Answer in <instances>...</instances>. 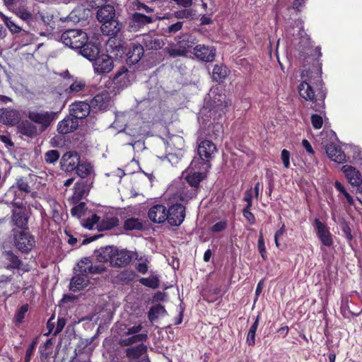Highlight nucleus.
Segmentation results:
<instances>
[{
  "label": "nucleus",
  "mask_w": 362,
  "mask_h": 362,
  "mask_svg": "<svg viewBox=\"0 0 362 362\" xmlns=\"http://www.w3.org/2000/svg\"><path fill=\"white\" fill-rule=\"evenodd\" d=\"M180 40L177 41V45L186 47V53L189 48L192 47L194 44V39L187 33L182 34L179 37Z\"/></svg>",
  "instance_id": "38"
},
{
  "label": "nucleus",
  "mask_w": 362,
  "mask_h": 362,
  "mask_svg": "<svg viewBox=\"0 0 362 362\" xmlns=\"http://www.w3.org/2000/svg\"><path fill=\"white\" fill-rule=\"evenodd\" d=\"M244 217L250 222V224H254L255 223V217L254 214L250 212V209H247V207H245L243 211Z\"/></svg>",
  "instance_id": "57"
},
{
  "label": "nucleus",
  "mask_w": 362,
  "mask_h": 362,
  "mask_svg": "<svg viewBox=\"0 0 362 362\" xmlns=\"http://www.w3.org/2000/svg\"><path fill=\"white\" fill-rule=\"evenodd\" d=\"M185 218V208L180 204H175L167 209V221L171 226H179Z\"/></svg>",
  "instance_id": "6"
},
{
  "label": "nucleus",
  "mask_w": 362,
  "mask_h": 362,
  "mask_svg": "<svg viewBox=\"0 0 362 362\" xmlns=\"http://www.w3.org/2000/svg\"><path fill=\"white\" fill-rule=\"evenodd\" d=\"M86 86V83L82 81H74L66 89L67 93H78L81 91Z\"/></svg>",
  "instance_id": "43"
},
{
  "label": "nucleus",
  "mask_w": 362,
  "mask_h": 362,
  "mask_svg": "<svg viewBox=\"0 0 362 362\" xmlns=\"http://www.w3.org/2000/svg\"><path fill=\"white\" fill-rule=\"evenodd\" d=\"M119 225V219L117 217L111 216L103 218L98 225L100 230H107Z\"/></svg>",
  "instance_id": "35"
},
{
  "label": "nucleus",
  "mask_w": 362,
  "mask_h": 362,
  "mask_svg": "<svg viewBox=\"0 0 362 362\" xmlns=\"http://www.w3.org/2000/svg\"><path fill=\"white\" fill-rule=\"evenodd\" d=\"M79 49V53L90 61H94L99 55V47L91 42H85Z\"/></svg>",
  "instance_id": "21"
},
{
  "label": "nucleus",
  "mask_w": 362,
  "mask_h": 362,
  "mask_svg": "<svg viewBox=\"0 0 362 362\" xmlns=\"http://www.w3.org/2000/svg\"><path fill=\"white\" fill-rule=\"evenodd\" d=\"M60 157V153L57 150H49L45 153V160L47 163H54Z\"/></svg>",
  "instance_id": "44"
},
{
  "label": "nucleus",
  "mask_w": 362,
  "mask_h": 362,
  "mask_svg": "<svg viewBox=\"0 0 362 362\" xmlns=\"http://www.w3.org/2000/svg\"><path fill=\"white\" fill-rule=\"evenodd\" d=\"M281 157L282 162L284 163V166L286 168H288L290 165V153L286 149H283L281 151Z\"/></svg>",
  "instance_id": "56"
},
{
  "label": "nucleus",
  "mask_w": 362,
  "mask_h": 362,
  "mask_svg": "<svg viewBox=\"0 0 362 362\" xmlns=\"http://www.w3.org/2000/svg\"><path fill=\"white\" fill-rule=\"evenodd\" d=\"M259 252L262 256V257L265 259L266 258V247L264 245V241L263 238V235L262 232H260V235L258 240V244H257Z\"/></svg>",
  "instance_id": "54"
},
{
  "label": "nucleus",
  "mask_w": 362,
  "mask_h": 362,
  "mask_svg": "<svg viewBox=\"0 0 362 362\" xmlns=\"http://www.w3.org/2000/svg\"><path fill=\"white\" fill-rule=\"evenodd\" d=\"M103 34L110 36H115L121 30L122 24L114 18L106 21L101 25Z\"/></svg>",
  "instance_id": "24"
},
{
  "label": "nucleus",
  "mask_w": 362,
  "mask_h": 362,
  "mask_svg": "<svg viewBox=\"0 0 362 362\" xmlns=\"http://www.w3.org/2000/svg\"><path fill=\"white\" fill-rule=\"evenodd\" d=\"M206 177V175L201 172H194L187 175L185 177L186 181L194 188L187 192H185L184 189L180 194V199L182 201H188L196 197L197 192V188L199 187L200 182L204 180Z\"/></svg>",
  "instance_id": "4"
},
{
  "label": "nucleus",
  "mask_w": 362,
  "mask_h": 362,
  "mask_svg": "<svg viewBox=\"0 0 362 362\" xmlns=\"http://www.w3.org/2000/svg\"><path fill=\"white\" fill-rule=\"evenodd\" d=\"M86 203L81 202L79 204L74 206L71 209V214L73 216L80 218L85 211Z\"/></svg>",
  "instance_id": "50"
},
{
  "label": "nucleus",
  "mask_w": 362,
  "mask_h": 362,
  "mask_svg": "<svg viewBox=\"0 0 362 362\" xmlns=\"http://www.w3.org/2000/svg\"><path fill=\"white\" fill-rule=\"evenodd\" d=\"M91 268V261L88 257L82 258L74 267V273H79L87 276V274H90Z\"/></svg>",
  "instance_id": "33"
},
{
  "label": "nucleus",
  "mask_w": 362,
  "mask_h": 362,
  "mask_svg": "<svg viewBox=\"0 0 362 362\" xmlns=\"http://www.w3.org/2000/svg\"><path fill=\"white\" fill-rule=\"evenodd\" d=\"M165 312V308L160 304L152 306L148 312V319L151 322H153L157 319L160 315L164 314Z\"/></svg>",
  "instance_id": "39"
},
{
  "label": "nucleus",
  "mask_w": 362,
  "mask_h": 362,
  "mask_svg": "<svg viewBox=\"0 0 362 362\" xmlns=\"http://www.w3.org/2000/svg\"><path fill=\"white\" fill-rule=\"evenodd\" d=\"M4 21L11 33H18L21 32V27L11 18L4 16Z\"/></svg>",
  "instance_id": "48"
},
{
  "label": "nucleus",
  "mask_w": 362,
  "mask_h": 362,
  "mask_svg": "<svg viewBox=\"0 0 362 362\" xmlns=\"http://www.w3.org/2000/svg\"><path fill=\"white\" fill-rule=\"evenodd\" d=\"M285 232H286L285 225L282 224L280 229L278 230L274 235V240H275L276 245L277 247H279V239L280 238V237H281L285 233Z\"/></svg>",
  "instance_id": "63"
},
{
  "label": "nucleus",
  "mask_w": 362,
  "mask_h": 362,
  "mask_svg": "<svg viewBox=\"0 0 362 362\" xmlns=\"http://www.w3.org/2000/svg\"><path fill=\"white\" fill-rule=\"evenodd\" d=\"M147 347L143 343L139 345L127 348L126 349V355L129 358L136 359L141 357L146 352Z\"/></svg>",
  "instance_id": "31"
},
{
  "label": "nucleus",
  "mask_w": 362,
  "mask_h": 362,
  "mask_svg": "<svg viewBox=\"0 0 362 362\" xmlns=\"http://www.w3.org/2000/svg\"><path fill=\"white\" fill-rule=\"evenodd\" d=\"M78 127V122L69 115V116L59 122L57 130L59 133L66 134L74 132Z\"/></svg>",
  "instance_id": "18"
},
{
  "label": "nucleus",
  "mask_w": 362,
  "mask_h": 362,
  "mask_svg": "<svg viewBox=\"0 0 362 362\" xmlns=\"http://www.w3.org/2000/svg\"><path fill=\"white\" fill-rule=\"evenodd\" d=\"M75 170L77 175L81 179L86 178L89 180H93L95 172L93 166L90 163L86 161H81Z\"/></svg>",
  "instance_id": "20"
},
{
  "label": "nucleus",
  "mask_w": 362,
  "mask_h": 362,
  "mask_svg": "<svg viewBox=\"0 0 362 362\" xmlns=\"http://www.w3.org/2000/svg\"><path fill=\"white\" fill-rule=\"evenodd\" d=\"M28 310V305H23L19 308V310H18V312L16 315V319L17 322H18V323L22 322V321L25 317V314L27 313Z\"/></svg>",
  "instance_id": "55"
},
{
  "label": "nucleus",
  "mask_w": 362,
  "mask_h": 362,
  "mask_svg": "<svg viewBox=\"0 0 362 362\" xmlns=\"http://www.w3.org/2000/svg\"><path fill=\"white\" fill-rule=\"evenodd\" d=\"M132 19L135 23L141 25H146L152 22V18L151 17L139 13H135L132 16Z\"/></svg>",
  "instance_id": "47"
},
{
  "label": "nucleus",
  "mask_w": 362,
  "mask_h": 362,
  "mask_svg": "<svg viewBox=\"0 0 362 362\" xmlns=\"http://www.w3.org/2000/svg\"><path fill=\"white\" fill-rule=\"evenodd\" d=\"M183 26V23L178 21L174 24L169 25L165 30V33L169 34H175L180 31Z\"/></svg>",
  "instance_id": "53"
},
{
  "label": "nucleus",
  "mask_w": 362,
  "mask_h": 362,
  "mask_svg": "<svg viewBox=\"0 0 362 362\" xmlns=\"http://www.w3.org/2000/svg\"><path fill=\"white\" fill-rule=\"evenodd\" d=\"M105 270V267L103 265L93 266L91 263V268L90 274H101Z\"/></svg>",
  "instance_id": "64"
},
{
  "label": "nucleus",
  "mask_w": 362,
  "mask_h": 362,
  "mask_svg": "<svg viewBox=\"0 0 362 362\" xmlns=\"http://www.w3.org/2000/svg\"><path fill=\"white\" fill-rule=\"evenodd\" d=\"M298 91L300 95L306 100L314 101L315 93L309 83L302 82L298 86Z\"/></svg>",
  "instance_id": "32"
},
{
  "label": "nucleus",
  "mask_w": 362,
  "mask_h": 362,
  "mask_svg": "<svg viewBox=\"0 0 362 362\" xmlns=\"http://www.w3.org/2000/svg\"><path fill=\"white\" fill-rule=\"evenodd\" d=\"M90 113V105L83 102L74 103L71 105L69 115L78 119L86 117Z\"/></svg>",
  "instance_id": "15"
},
{
  "label": "nucleus",
  "mask_w": 362,
  "mask_h": 362,
  "mask_svg": "<svg viewBox=\"0 0 362 362\" xmlns=\"http://www.w3.org/2000/svg\"><path fill=\"white\" fill-rule=\"evenodd\" d=\"M173 16L178 19L190 18L194 16V11L192 9H183L175 11Z\"/></svg>",
  "instance_id": "49"
},
{
  "label": "nucleus",
  "mask_w": 362,
  "mask_h": 362,
  "mask_svg": "<svg viewBox=\"0 0 362 362\" xmlns=\"http://www.w3.org/2000/svg\"><path fill=\"white\" fill-rule=\"evenodd\" d=\"M114 252L111 263L114 267H124L129 264L133 258V255L130 251L124 250H118L114 247Z\"/></svg>",
  "instance_id": "11"
},
{
  "label": "nucleus",
  "mask_w": 362,
  "mask_h": 362,
  "mask_svg": "<svg viewBox=\"0 0 362 362\" xmlns=\"http://www.w3.org/2000/svg\"><path fill=\"white\" fill-rule=\"evenodd\" d=\"M13 235L15 245L22 252H30L35 245V238L29 233L19 231Z\"/></svg>",
  "instance_id": "5"
},
{
  "label": "nucleus",
  "mask_w": 362,
  "mask_h": 362,
  "mask_svg": "<svg viewBox=\"0 0 362 362\" xmlns=\"http://www.w3.org/2000/svg\"><path fill=\"white\" fill-rule=\"evenodd\" d=\"M110 100V96L107 91H103L97 94L91 100L93 107H97L100 110H105Z\"/></svg>",
  "instance_id": "29"
},
{
  "label": "nucleus",
  "mask_w": 362,
  "mask_h": 362,
  "mask_svg": "<svg viewBox=\"0 0 362 362\" xmlns=\"http://www.w3.org/2000/svg\"><path fill=\"white\" fill-rule=\"evenodd\" d=\"M226 228V223L225 221H219L215 223L212 228L211 231L213 232H221L225 230Z\"/></svg>",
  "instance_id": "61"
},
{
  "label": "nucleus",
  "mask_w": 362,
  "mask_h": 362,
  "mask_svg": "<svg viewBox=\"0 0 362 362\" xmlns=\"http://www.w3.org/2000/svg\"><path fill=\"white\" fill-rule=\"evenodd\" d=\"M228 74V70L226 66L215 64L211 72V77L214 81L221 82L226 78Z\"/></svg>",
  "instance_id": "30"
},
{
  "label": "nucleus",
  "mask_w": 362,
  "mask_h": 362,
  "mask_svg": "<svg viewBox=\"0 0 362 362\" xmlns=\"http://www.w3.org/2000/svg\"><path fill=\"white\" fill-rule=\"evenodd\" d=\"M128 70L126 67L122 66L115 74L113 81L116 83H122L127 79Z\"/></svg>",
  "instance_id": "42"
},
{
  "label": "nucleus",
  "mask_w": 362,
  "mask_h": 362,
  "mask_svg": "<svg viewBox=\"0 0 362 362\" xmlns=\"http://www.w3.org/2000/svg\"><path fill=\"white\" fill-rule=\"evenodd\" d=\"M57 112L53 111L37 112L30 110L28 112L29 119L40 126V132L45 131L50 126L52 122L56 119Z\"/></svg>",
  "instance_id": "2"
},
{
  "label": "nucleus",
  "mask_w": 362,
  "mask_h": 362,
  "mask_svg": "<svg viewBox=\"0 0 362 362\" xmlns=\"http://www.w3.org/2000/svg\"><path fill=\"white\" fill-rule=\"evenodd\" d=\"M115 11L112 6L107 4L102 6L97 11V18L103 23L115 18Z\"/></svg>",
  "instance_id": "27"
},
{
  "label": "nucleus",
  "mask_w": 362,
  "mask_h": 362,
  "mask_svg": "<svg viewBox=\"0 0 362 362\" xmlns=\"http://www.w3.org/2000/svg\"><path fill=\"white\" fill-rule=\"evenodd\" d=\"M4 257L10 264L6 267L7 269H19L22 264V262L14 255L11 250L5 251Z\"/></svg>",
  "instance_id": "34"
},
{
  "label": "nucleus",
  "mask_w": 362,
  "mask_h": 362,
  "mask_svg": "<svg viewBox=\"0 0 362 362\" xmlns=\"http://www.w3.org/2000/svg\"><path fill=\"white\" fill-rule=\"evenodd\" d=\"M93 185V181L86 180L77 182L74 185V192L72 196L74 202H78L89 192Z\"/></svg>",
  "instance_id": "16"
},
{
  "label": "nucleus",
  "mask_w": 362,
  "mask_h": 362,
  "mask_svg": "<svg viewBox=\"0 0 362 362\" xmlns=\"http://www.w3.org/2000/svg\"><path fill=\"white\" fill-rule=\"evenodd\" d=\"M143 46L148 50H158L161 49L165 42L162 39H159L151 35H145L142 39Z\"/></svg>",
  "instance_id": "23"
},
{
  "label": "nucleus",
  "mask_w": 362,
  "mask_h": 362,
  "mask_svg": "<svg viewBox=\"0 0 362 362\" xmlns=\"http://www.w3.org/2000/svg\"><path fill=\"white\" fill-rule=\"evenodd\" d=\"M165 51L170 57L173 58L185 56L186 54V47L182 46H180L179 47L177 44L170 47L166 48Z\"/></svg>",
  "instance_id": "40"
},
{
  "label": "nucleus",
  "mask_w": 362,
  "mask_h": 362,
  "mask_svg": "<svg viewBox=\"0 0 362 362\" xmlns=\"http://www.w3.org/2000/svg\"><path fill=\"white\" fill-rule=\"evenodd\" d=\"M114 252V247L107 246L95 250V256L100 262H110L111 264Z\"/></svg>",
  "instance_id": "28"
},
{
  "label": "nucleus",
  "mask_w": 362,
  "mask_h": 362,
  "mask_svg": "<svg viewBox=\"0 0 362 362\" xmlns=\"http://www.w3.org/2000/svg\"><path fill=\"white\" fill-rule=\"evenodd\" d=\"M17 187L19 190L25 192H30V188L28 185L26 178L21 177L17 180L16 185H13L11 189Z\"/></svg>",
  "instance_id": "46"
},
{
  "label": "nucleus",
  "mask_w": 362,
  "mask_h": 362,
  "mask_svg": "<svg viewBox=\"0 0 362 362\" xmlns=\"http://www.w3.org/2000/svg\"><path fill=\"white\" fill-rule=\"evenodd\" d=\"M144 46L141 44H132L127 53V59L129 63L135 64L140 61L144 55Z\"/></svg>",
  "instance_id": "26"
},
{
  "label": "nucleus",
  "mask_w": 362,
  "mask_h": 362,
  "mask_svg": "<svg viewBox=\"0 0 362 362\" xmlns=\"http://www.w3.org/2000/svg\"><path fill=\"white\" fill-rule=\"evenodd\" d=\"M216 151V146L211 141L204 139L198 141L197 153L202 165H205L206 169L211 167L209 162L214 157Z\"/></svg>",
  "instance_id": "3"
},
{
  "label": "nucleus",
  "mask_w": 362,
  "mask_h": 362,
  "mask_svg": "<svg viewBox=\"0 0 362 362\" xmlns=\"http://www.w3.org/2000/svg\"><path fill=\"white\" fill-rule=\"evenodd\" d=\"M75 275L71 278L69 289L73 292H77L83 290L89 284V279L86 275L79 273H74Z\"/></svg>",
  "instance_id": "19"
},
{
  "label": "nucleus",
  "mask_w": 362,
  "mask_h": 362,
  "mask_svg": "<svg viewBox=\"0 0 362 362\" xmlns=\"http://www.w3.org/2000/svg\"><path fill=\"white\" fill-rule=\"evenodd\" d=\"M29 217L27 209L23 206H18L12 210L11 221L13 226L21 229H26Z\"/></svg>",
  "instance_id": "7"
},
{
  "label": "nucleus",
  "mask_w": 362,
  "mask_h": 362,
  "mask_svg": "<svg viewBox=\"0 0 362 362\" xmlns=\"http://www.w3.org/2000/svg\"><path fill=\"white\" fill-rule=\"evenodd\" d=\"M99 220L100 217L93 214L85 221L83 226L88 229H92L93 226L99 222Z\"/></svg>",
  "instance_id": "52"
},
{
  "label": "nucleus",
  "mask_w": 362,
  "mask_h": 362,
  "mask_svg": "<svg viewBox=\"0 0 362 362\" xmlns=\"http://www.w3.org/2000/svg\"><path fill=\"white\" fill-rule=\"evenodd\" d=\"M147 338L146 334H134L131 337L121 340L119 344L121 346H127L138 342L146 341Z\"/></svg>",
  "instance_id": "37"
},
{
  "label": "nucleus",
  "mask_w": 362,
  "mask_h": 362,
  "mask_svg": "<svg viewBox=\"0 0 362 362\" xmlns=\"http://www.w3.org/2000/svg\"><path fill=\"white\" fill-rule=\"evenodd\" d=\"M94 71L99 74L110 73L114 67V62L109 55L103 54L98 55L94 60Z\"/></svg>",
  "instance_id": "9"
},
{
  "label": "nucleus",
  "mask_w": 362,
  "mask_h": 362,
  "mask_svg": "<svg viewBox=\"0 0 362 362\" xmlns=\"http://www.w3.org/2000/svg\"><path fill=\"white\" fill-rule=\"evenodd\" d=\"M148 216L149 219L153 223H163L167 219V209L161 204L153 206L150 208Z\"/></svg>",
  "instance_id": "12"
},
{
  "label": "nucleus",
  "mask_w": 362,
  "mask_h": 362,
  "mask_svg": "<svg viewBox=\"0 0 362 362\" xmlns=\"http://www.w3.org/2000/svg\"><path fill=\"white\" fill-rule=\"evenodd\" d=\"M252 189H247L245 192V196H244V201H245L247 202V206L245 207H247V209H250L252 206Z\"/></svg>",
  "instance_id": "60"
},
{
  "label": "nucleus",
  "mask_w": 362,
  "mask_h": 362,
  "mask_svg": "<svg viewBox=\"0 0 362 362\" xmlns=\"http://www.w3.org/2000/svg\"><path fill=\"white\" fill-rule=\"evenodd\" d=\"M87 40V34L81 30H68L61 35L62 42L73 49H79Z\"/></svg>",
  "instance_id": "1"
},
{
  "label": "nucleus",
  "mask_w": 362,
  "mask_h": 362,
  "mask_svg": "<svg viewBox=\"0 0 362 362\" xmlns=\"http://www.w3.org/2000/svg\"><path fill=\"white\" fill-rule=\"evenodd\" d=\"M81 162V156L76 151L65 153L60 160L61 168L65 172H72L76 169Z\"/></svg>",
  "instance_id": "8"
},
{
  "label": "nucleus",
  "mask_w": 362,
  "mask_h": 362,
  "mask_svg": "<svg viewBox=\"0 0 362 362\" xmlns=\"http://www.w3.org/2000/svg\"><path fill=\"white\" fill-rule=\"evenodd\" d=\"M18 129L21 134L30 138L36 136L40 132V129L39 130L36 125L28 120L23 121Z\"/></svg>",
  "instance_id": "25"
},
{
  "label": "nucleus",
  "mask_w": 362,
  "mask_h": 362,
  "mask_svg": "<svg viewBox=\"0 0 362 362\" xmlns=\"http://www.w3.org/2000/svg\"><path fill=\"white\" fill-rule=\"evenodd\" d=\"M16 15L28 24H31L34 21L33 15L25 8H19L16 11Z\"/></svg>",
  "instance_id": "41"
},
{
  "label": "nucleus",
  "mask_w": 362,
  "mask_h": 362,
  "mask_svg": "<svg viewBox=\"0 0 362 362\" xmlns=\"http://www.w3.org/2000/svg\"><path fill=\"white\" fill-rule=\"evenodd\" d=\"M124 228L126 230H141L144 228V224L139 218H130L124 222Z\"/></svg>",
  "instance_id": "36"
},
{
  "label": "nucleus",
  "mask_w": 362,
  "mask_h": 362,
  "mask_svg": "<svg viewBox=\"0 0 362 362\" xmlns=\"http://www.w3.org/2000/svg\"><path fill=\"white\" fill-rule=\"evenodd\" d=\"M140 283L142 285L150 287L151 288H157L159 286V280L156 276H153L151 278H141L140 279Z\"/></svg>",
  "instance_id": "45"
},
{
  "label": "nucleus",
  "mask_w": 362,
  "mask_h": 362,
  "mask_svg": "<svg viewBox=\"0 0 362 362\" xmlns=\"http://www.w3.org/2000/svg\"><path fill=\"white\" fill-rule=\"evenodd\" d=\"M65 325H66V320L64 317L59 318L57 320V326H56L55 329L53 333L54 335L56 336L59 332H61L63 330Z\"/></svg>",
  "instance_id": "58"
},
{
  "label": "nucleus",
  "mask_w": 362,
  "mask_h": 362,
  "mask_svg": "<svg viewBox=\"0 0 362 362\" xmlns=\"http://www.w3.org/2000/svg\"><path fill=\"white\" fill-rule=\"evenodd\" d=\"M142 329V326L139 325L137 326H133L127 329L125 332L126 335H134L138 334V333Z\"/></svg>",
  "instance_id": "62"
},
{
  "label": "nucleus",
  "mask_w": 362,
  "mask_h": 362,
  "mask_svg": "<svg viewBox=\"0 0 362 362\" xmlns=\"http://www.w3.org/2000/svg\"><path fill=\"white\" fill-rule=\"evenodd\" d=\"M341 171L345 175L348 182L353 186L358 187L362 184L361 173L354 167L349 165L342 166Z\"/></svg>",
  "instance_id": "13"
},
{
  "label": "nucleus",
  "mask_w": 362,
  "mask_h": 362,
  "mask_svg": "<svg viewBox=\"0 0 362 362\" xmlns=\"http://www.w3.org/2000/svg\"><path fill=\"white\" fill-rule=\"evenodd\" d=\"M194 56L203 62H212L216 57V49L213 46L198 45L194 48Z\"/></svg>",
  "instance_id": "10"
},
{
  "label": "nucleus",
  "mask_w": 362,
  "mask_h": 362,
  "mask_svg": "<svg viewBox=\"0 0 362 362\" xmlns=\"http://www.w3.org/2000/svg\"><path fill=\"white\" fill-rule=\"evenodd\" d=\"M36 340H34L30 345L29 348L26 350L25 362H30L31 355L33 354L35 347L36 346Z\"/></svg>",
  "instance_id": "59"
},
{
  "label": "nucleus",
  "mask_w": 362,
  "mask_h": 362,
  "mask_svg": "<svg viewBox=\"0 0 362 362\" xmlns=\"http://www.w3.org/2000/svg\"><path fill=\"white\" fill-rule=\"evenodd\" d=\"M326 153L333 161L343 163L346 161V155L340 148L334 144H329L326 146Z\"/></svg>",
  "instance_id": "22"
},
{
  "label": "nucleus",
  "mask_w": 362,
  "mask_h": 362,
  "mask_svg": "<svg viewBox=\"0 0 362 362\" xmlns=\"http://www.w3.org/2000/svg\"><path fill=\"white\" fill-rule=\"evenodd\" d=\"M21 119L20 113L13 109L2 108L0 110V122L13 126L19 122Z\"/></svg>",
  "instance_id": "14"
},
{
  "label": "nucleus",
  "mask_w": 362,
  "mask_h": 362,
  "mask_svg": "<svg viewBox=\"0 0 362 362\" xmlns=\"http://www.w3.org/2000/svg\"><path fill=\"white\" fill-rule=\"evenodd\" d=\"M310 119H311V123L313 124V127L315 129H319L322 127L323 119L320 115L314 114L311 116Z\"/></svg>",
  "instance_id": "51"
},
{
  "label": "nucleus",
  "mask_w": 362,
  "mask_h": 362,
  "mask_svg": "<svg viewBox=\"0 0 362 362\" xmlns=\"http://www.w3.org/2000/svg\"><path fill=\"white\" fill-rule=\"evenodd\" d=\"M317 235L325 246H331L333 243L331 234L327 226L322 223L318 218L315 220Z\"/></svg>",
  "instance_id": "17"
}]
</instances>
